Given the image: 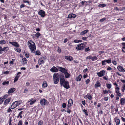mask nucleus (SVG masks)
Segmentation results:
<instances>
[{
	"label": "nucleus",
	"mask_w": 125,
	"mask_h": 125,
	"mask_svg": "<svg viewBox=\"0 0 125 125\" xmlns=\"http://www.w3.org/2000/svg\"><path fill=\"white\" fill-rule=\"evenodd\" d=\"M112 62L115 65H116L117 64V63L115 61H112Z\"/></svg>",
	"instance_id": "680f3d73"
},
{
	"label": "nucleus",
	"mask_w": 125,
	"mask_h": 125,
	"mask_svg": "<svg viewBox=\"0 0 125 125\" xmlns=\"http://www.w3.org/2000/svg\"><path fill=\"white\" fill-rule=\"evenodd\" d=\"M101 86V85L99 81H97L95 84V88H97L98 87H100Z\"/></svg>",
	"instance_id": "412c9836"
},
{
	"label": "nucleus",
	"mask_w": 125,
	"mask_h": 125,
	"mask_svg": "<svg viewBox=\"0 0 125 125\" xmlns=\"http://www.w3.org/2000/svg\"><path fill=\"white\" fill-rule=\"evenodd\" d=\"M87 2L85 1H82L81 2V3L82 5H84V3L85 2Z\"/></svg>",
	"instance_id": "774afa93"
},
{
	"label": "nucleus",
	"mask_w": 125,
	"mask_h": 125,
	"mask_svg": "<svg viewBox=\"0 0 125 125\" xmlns=\"http://www.w3.org/2000/svg\"><path fill=\"white\" fill-rule=\"evenodd\" d=\"M66 104L65 103H64L62 104V107L63 108H65L66 107Z\"/></svg>",
	"instance_id": "864d4df0"
},
{
	"label": "nucleus",
	"mask_w": 125,
	"mask_h": 125,
	"mask_svg": "<svg viewBox=\"0 0 125 125\" xmlns=\"http://www.w3.org/2000/svg\"><path fill=\"white\" fill-rule=\"evenodd\" d=\"M90 49H89V47H88L86 48H85V52H87L88 51H90Z\"/></svg>",
	"instance_id": "8fccbe9b"
},
{
	"label": "nucleus",
	"mask_w": 125,
	"mask_h": 125,
	"mask_svg": "<svg viewBox=\"0 0 125 125\" xmlns=\"http://www.w3.org/2000/svg\"><path fill=\"white\" fill-rule=\"evenodd\" d=\"M65 58L69 61H72L73 60V58L71 56H65L64 57Z\"/></svg>",
	"instance_id": "4468645a"
},
{
	"label": "nucleus",
	"mask_w": 125,
	"mask_h": 125,
	"mask_svg": "<svg viewBox=\"0 0 125 125\" xmlns=\"http://www.w3.org/2000/svg\"><path fill=\"white\" fill-rule=\"evenodd\" d=\"M106 6V5L105 4H100L99 5L98 7H104Z\"/></svg>",
	"instance_id": "e433bc0d"
},
{
	"label": "nucleus",
	"mask_w": 125,
	"mask_h": 125,
	"mask_svg": "<svg viewBox=\"0 0 125 125\" xmlns=\"http://www.w3.org/2000/svg\"><path fill=\"white\" fill-rule=\"evenodd\" d=\"M27 62V60L26 59L24 58H23L21 60V63L24 64H26Z\"/></svg>",
	"instance_id": "f3484780"
},
{
	"label": "nucleus",
	"mask_w": 125,
	"mask_h": 125,
	"mask_svg": "<svg viewBox=\"0 0 125 125\" xmlns=\"http://www.w3.org/2000/svg\"><path fill=\"white\" fill-rule=\"evenodd\" d=\"M46 59L45 57L42 56L38 60V63L39 65H41L44 64V61L46 60Z\"/></svg>",
	"instance_id": "20e7f679"
},
{
	"label": "nucleus",
	"mask_w": 125,
	"mask_h": 125,
	"mask_svg": "<svg viewBox=\"0 0 125 125\" xmlns=\"http://www.w3.org/2000/svg\"><path fill=\"white\" fill-rule=\"evenodd\" d=\"M106 19L105 18H103V19H100V21L101 22H102L104 21H105Z\"/></svg>",
	"instance_id": "de8ad7c7"
},
{
	"label": "nucleus",
	"mask_w": 125,
	"mask_h": 125,
	"mask_svg": "<svg viewBox=\"0 0 125 125\" xmlns=\"http://www.w3.org/2000/svg\"><path fill=\"white\" fill-rule=\"evenodd\" d=\"M103 93L104 94H106L107 93H108V91H107L106 90H105L103 91Z\"/></svg>",
	"instance_id": "e2e57ef3"
},
{
	"label": "nucleus",
	"mask_w": 125,
	"mask_h": 125,
	"mask_svg": "<svg viewBox=\"0 0 125 125\" xmlns=\"http://www.w3.org/2000/svg\"><path fill=\"white\" fill-rule=\"evenodd\" d=\"M73 104V100L72 99H70L69 100L68 102V107H69L72 105Z\"/></svg>",
	"instance_id": "f8f14e48"
},
{
	"label": "nucleus",
	"mask_w": 125,
	"mask_h": 125,
	"mask_svg": "<svg viewBox=\"0 0 125 125\" xmlns=\"http://www.w3.org/2000/svg\"><path fill=\"white\" fill-rule=\"evenodd\" d=\"M123 89L122 90V91L123 92H124L125 90V84H124L122 86Z\"/></svg>",
	"instance_id": "a18cd8bd"
},
{
	"label": "nucleus",
	"mask_w": 125,
	"mask_h": 125,
	"mask_svg": "<svg viewBox=\"0 0 125 125\" xmlns=\"http://www.w3.org/2000/svg\"><path fill=\"white\" fill-rule=\"evenodd\" d=\"M15 91V89L14 88H11L8 91V93L9 94L12 93Z\"/></svg>",
	"instance_id": "4be33fe9"
},
{
	"label": "nucleus",
	"mask_w": 125,
	"mask_h": 125,
	"mask_svg": "<svg viewBox=\"0 0 125 125\" xmlns=\"http://www.w3.org/2000/svg\"><path fill=\"white\" fill-rule=\"evenodd\" d=\"M116 93H117V95L119 96H120L121 94L119 93V90H117L116 91Z\"/></svg>",
	"instance_id": "49530a36"
},
{
	"label": "nucleus",
	"mask_w": 125,
	"mask_h": 125,
	"mask_svg": "<svg viewBox=\"0 0 125 125\" xmlns=\"http://www.w3.org/2000/svg\"><path fill=\"white\" fill-rule=\"evenodd\" d=\"M87 70H88L87 69V68H86L85 69H84L83 70V73H86L87 71Z\"/></svg>",
	"instance_id": "338daca9"
},
{
	"label": "nucleus",
	"mask_w": 125,
	"mask_h": 125,
	"mask_svg": "<svg viewBox=\"0 0 125 125\" xmlns=\"http://www.w3.org/2000/svg\"><path fill=\"white\" fill-rule=\"evenodd\" d=\"M36 101V100H34L32 101L31 100L30 103V105H31L34 104L35 103Z\"/></svg>",
	"instance_id": "ea45409f"
},
{
	"label": "nucleus",
	"mask_w": 125,
	"mask_h": 125,
	"mask_svg": "<svg viewBox=\"0 0 125 125\" xmlns=\"http://www.w3.org/2000/svg\"><path fill=\"white\" fill-rule=\"evenodd\" d=\"M76 17V15L73 13L70 14H69L68 17L69 18H74Z\"/></svg>",
	"instance_id": "dca6fc26"
},
{
	"label": "nucleus",
	"mask_w": 125,
	"mask_h": 125,
	"mask_svg": "<svg viewBox=\"0 0 125 125\" xmlns=\"http://www.w3.org/2000/svg\"><path fill=\"white\" fill-rule=\"evenodd\" d=\"M9 83V82L8 81L7 82H4L2 84L3 85H5L6 84H8Z\"/></svg>",
	"instance_id": "79ce46f5"
},
{
	"label": "nucleus",
	"mask_w": 125,
	"mask_h": 125,
	"mask_svg": "<svg viewBox=\"0 0 125 125\" xmlns=\"http://www.w3.org/2000/svg\"><path fill=\"white\" fill-rule=\"evenodd\" d=\"M82 104L84 105L85 104V100H84V101H82Z\"/></svg>",
	"instance_id": "69168bd1"
},
{
	"label": "nucleus",
	"mask_w": 125,
	"mask_h": 125,
	"mask_svg": "<svg viewBox=\"0 0 125 125\" xmlns=\"http://www.w3.org/2000/svg\"><path fill=\"white\" fill-rule=\"evenodd\" d=\"M7 95H4L2 98H1V99H2L3 101H4V100L7 97Z\"/></svg>",
	"instance_id": "603ef678"
},
{
	"label": "nucleus",
	"mask_w": 125,
	"mask_h": 125,
	"mask_svg": "<svg viewBox=\"0 0 125 125\" xmlns=\"http://www.w3.org/2000/svg\"><path fill=\"white\" fill-rule=\"evenodd\" d=\"M6 43V41L4 40H2L0 41V44H4Z\"/></svg>",
	"instance_id": "f704fd0d"
},
{
	"label": "nucleus",
	"mask_w": 125,
	"mask_h": 125,
	"mask_svg": "<svg viewBox=\"0 0 125 125\" xmlns=\"http://www.w3.org/2000/svg\"><path fill=\"white\" fill-rule=\"evenodd\" d=\"M117 69L119 71L125 72V70H124L123 67L119 65L118 66Z\"/></svg>",
	"instance_id": "ddd939ff"
},
{
	"label": "nucleus",
	"mask_w": 125,
	"mask_h": 125,
	"mask_svg": "<svg viewBox=\"0 0 125 125\" xmlns=\"http://www.w3.org/2000/svg\"><path fill=\"white\" fill-rule=\"evenodd\" d=\"M120 103L121 105H122L124 104L125 103V99L122 98L120 100Z\"/></svg>",
	"instance_id": "aec40b11"
},
{
	"label": "nucleus",
	"mask_w": 125,
	"mask_h": 125,
	"mask_svg": "<svg viewBox=\"0 0 125 125\" xmlns=\"http://www.w3.org/2000/svg\"><path fill=\"white\" fill-rule=\"evenodd\" d=\"M66 112L70 114L71 111L69 109V107H68L67 108Z\"/></svg>",
	"instance_id": "3c124183"
},
{
	"label": "nucleus",
	"mask_w": 125,
	"mask_h": 125,
	"mask_svg": "<svg viewBox=\"0 0 125 125\" xmlns=\"http://www.w3.org/2000/svg\"><path fill=\"white\" fill-rule=\"evenodd\" d=\"M15 102L17 106L19 105L22 103V101L21 100L16 101Z\"/></svg>",
	"instance_id": "c756f323"
},
{
	"label": "nucleus",
	"mask_w": 125,
	"mask_h": 125,
	"mask_svg": "<svg viewBox=\"0 0 125 125\" xmlns=\"http://www.w3.org/2000/svg\"><path fill=\"white\" fill-rule=\"evenodd\" d=\"M11 100V98H9L8 99H6L4 101V104L5 105H7L10 102Z\"/></svg>",
	"instance_id": "a211bd4d"
},
{
	"label": "nucleus",
	"mask_w": 125,
	"mask_h": 125,
	"mask_svg": "<svg viewBox=\"0 0 125 125\" xmlns=\"http://www.w3.org/2000/svg\"><path fill=\"white\" fill-rule=\"evenodd\" d=\"M65 77L66 78H69L71 76L70 74L67 72H66L64 73Z\"/></svg>",
	"instance_id": "5701e85b"
},
{
	"label": "nucleus",
	"mask_w": 125,
	"mask_h": 125,
	"mask_svg": "<svg viewBox=\"0 0 125 125\" xmlns=\"http://www.w3.org/2000/svg\"><path fill=\"white\" fill-rule=\"evenodd\" d=\"M59 77L58 73H55L53 76V78L54 81V83L55 84H57L59 81Z\"/></svg>",
	"instance_id": "7ed1b4c3"
},
{
	"label": "nucleus",
	"mask_w": 125,
	"mask_h": 125,
	"mask_svg": "<svg viewBox=\"0 0 125 125\" xmlns=\"http://www.w3.org/2000/svg\"><path fill=\"white\" fill-rule=\"evenodd\" d=\"M115 121L116 125H119L120 123V120L118 119H115Z\"/></svg>",
	"instance_id": "393cba45"
},
{
	"label": "nucleus",
	"mask_w": 125,
	"mask_h": 125,
	"mask_svg": "<svg viewBox=\"0 0 125 125\" xmlns=\"http://www.w3.org/2000/svg\"><path fill=\"white\" fill-rule=\"evenodd\" d=\"M22 122L21 120H20L18 124V125H22Z\"/></svg>",
	"instance_id": "09e8293b"
},
{
	"label": "nucleus",
	"mask_w": 125,
	"mask_h": 125,
	"mask_svg": "<svg viewBox=\"0 0 125 125\" xmlns=\"http://www.w3.org/2000/svg\"><path fill=\"white\" fill-rule=\"evenodd\" d=\"M90 81V80L89 79H87L85 81V82L86 84H87L89 83Z\"/></svg>",
	"instance_id": "5fc2aeb1"
},
{
	"label": "nucleus",
	"mask_w": 125,
	"mask_h": 125,
	"mask_svg": "<svg viewBox=\"0 0 125 125\" xmlns=\"http://www.w3.org/2000/svg\"><path fill=\"white\" fill-rule=\"evenodd\" d=\"M18 78H17V77H15L14 78V82H15L17 81L18 80Z\"/></svg>",
	"instance_id": "bf43d9fd"
},
{
	"label": "nucleus",
	"mask_w": 125,
	"mask_h": 125,
	"mask_svg": "<svg viewBox=\"0 0 125 125\" xmlns=\"http://www.w3.org/2000/svg\"><path fill=\"white\" fill-rule=\"evenodd\" d=\"M105 71L104 70H102L100 71V72L97 73V74L98 76L101 77L105 75Z\"/></svg>",
	"instance_id": "423d86ee"
},
{
	"label": "nucleus",
	"mask_w": 125,
	"mask_h": 125,
	"mask_svg": "<svg viewBox=\"0 0 125 125\" xmlns=\"http://www.w3.org/2000/svg\"><path fill=\"white\" fill-rule=\"evenodd\" d=\"M60 84L61 86H63L65 88L68 89L70 88V86L68 82L65 80L64 75L62 73L59 75Z\"/></svg>",
	"instance_id": "f257e3e1"
},
{
	"label": "nucleus",
	"mask_w": 125,
	"mask_h": 125,
	"mask_svg": "<svg viewBox=\"0 0 125 125\" xmlns=\"http://www.w3.org/2000/svg\"><path fill=\"white\" fill-rule=\"evenodd\" d=\"M28 45L29 49L31 50V52H34L36 49L35 43L31 40L29 41L28 42Z\"/></svg>",
	"instance_id": "f03ea898"
},
{
	"label": "nucleus",
	"mask_w": 125,
	"mask_h": 125,
	"mask_svg": "<svg viewBox=\"0 0 125 125\" xmlns=\"http://www.w3.org/2000/svg\"><path fill=\"white\" fill-rule=\"evenodd\" d=\"M42 86L43 87H46L47 86V84L46 81H44L43 82Z\"/></svg>",
	"instance_id": "bb28decb"
},
{
	"label": "nucleus",
	"mask_w": 125,
	"mask_h": 125,
	"mask_svg": "<svg viewBox=\"0 0 125 125\" xmlns=\"http://www.w3.org/2000/svg\"><path fill=\"white\" fill-rule=\"evenodd\" d=\"M3 102V100L1 99V98H0V104H1Z\"/></svg>",
	"instance_id": "0e129e2a"
},
{
	"label": "nucleus",
	"mask_w": 125,
	"mask_h": 125,
	"mask_svg": "<svg viewBox=\"0 0 125 125\" xmlns=\"http://www.w3.org/2000/svg\"><path fill=\"white\" fill-rule=\"evenodd\" d=\"M9 50V48L8 47H6L2 48V51H6V52Z\"/></svg>",
	"instance_id": "a878e982"
},
{
	"label": "nucleus",
	"mask_w": 125,
	"mask_h": 125,
	"mask_svg": "<svg viewBox=\"0 0 125 125\" xmlns=\"http://www.w3.org/2000/svg\"><path fill=\"white\" fill-rule=\"evenodd\" d=\"M58 68L59 70V71H60L64 73L66 72H67V70L64 68H63L60 67H58Z\"/></svg>",
	"instance_id": "1a4fd4ad"
},
{
	"label": "nucleus",
	"mask_w": 125,
	"mask_h": 125,
	"mask_svg": "<svg viewBox=\"0 0 125 125\" xmlns=\"http://www.w3.org/2000/svg\"><path fill=\"white\" fill-rule=\"evenodd\" d=\"M16 102H14L12 104L10 108L12 109L16 108L17 106V105L16 104Z\"/></svg>",
	"instance_id": "2eb2a0df"
},
{
	"label": "nucleus",
	"mask_w": 125,
	"mask_h": 125,
	"mask_svg": "<svg viewBox=\"0 0 125 125\" xmlns=\"http://www.w3.org/2000/svg\"><path fill=\"white\" fill-rule=\"evenodd\" d=\"M83 44L84 43H81L78 45L77 47H76V49L78 50H83L84 48V46H83L84 45Z\"/></svg>",
	"instance_id": "39448f33"
},
{
	"label": "nucleus",
	"mask_w": 125,
	"mask_h": 125,
	"mask_svg": "<svg viewBox=\"0 0 125 125\" xmlns=\"http://www.w3.org/2000/svg\"><path fill=\"white\" fill-rule=\"evenodd\" d=\"M15 50L19 52H20L21 51V50L19 48L16 47L14 48Z\"/></svg>",
	"instance_id": "c85d7f7f"
},
{
	"label": "nucleus",
	"mask_w": 125,
	"mask_h": 125,
	"mask_svg": "<svg viewBox=\"0 0 125 125\" xmlns=\"http://www.w3.org/2000/svg\"><path fill=\"white\" fill-rule=\"evenodd\" d=\"M43 124V122L42 120H40L38 123V125H42Z\"/></svg>",
	"instance_id": "a19ab883"
},
{
	"label": "nucleus",
	"mask_w": 125,
	"mask_h": 125,
	"mask_svg": "<svg viewBox=\"0 0 125 125\" xmlns=\"http://www.w3.org/2000/svg\"><path fill=\"white\" fill-rule=\"evenodd\" d=\"M88 98V99L89 100H91L92 99V96L90 94H88V95H86V96Z\"/></svg>",
	"instance_id": "7c9ffc66"
},
{
	"label": "nucleus",
	"mask_w": 125,
	"mask_h": 125,
	"mask_svg": "<svg viewBox=\"0 0 125 125\" xmlns=\"http://www.w3.org/2000/svg\"><path fill=\"white\" fill-rule=\"evenodd\" d=\"M41 35V34L39 32H38L35 34V37L36 38H38Z\"/></svg>",
	"instance_id": "473e14b6"
},
{
	"label": "nucleus",
	"mask_w": 125,
	"mask_h": 125,
	"mask_svg": "<svg viewBox=\"0 0 125 125\" xmlns=\"http://www.w3.org/2000/svg\"><path fill=\"white\" fill-rule=\"evenodd\" d=\"M21 73L20 72H19L18 74H17V75L16 76L17 77V78H19L20 76L19 74Z\"/></svg>",
	"instance_id": "052dcab7"
},
{
	"label": "nucleus",
	"mask_w": 125,
	"mask_h": 125,
	"mask_svg": "<svg viewBox=\"0 0 125 125\" xmlns=\"http://www.w3.org/2000/svg\"><path fill=\"white\" fill-rule=\"evenodd\" d=\"M83 111L85 113L86 116H87L88 115V112L86 109H84L83 110Z\"/></svg>",
	"instance_id": "2f4dec72"
},
{
	"label": "nucleus",
	"mask_w": 125,
	"mask_h": 125,
	"mask_svg": "<svg viewBox=\"0 0 125 125\" xmlns=\"http://www.w3.org/2000/svg\"><path fill=\"white\" fill-rule=\"evenodd\" d=\"M91 59L93 61H94L97 60L98 59V58L96 56H94V57H92Z\"/></svg>",
	"instance_id": "72a5a7b5"
},
{
	"label": "nucleus",
	"mask_w": 125,
	"mask_h": 125,
	"mask_svg": "<svg viewBox=\"0 0 125 125\" xmlns=\"http://www.w3.org/2000/svg\"><path fill=\"white\" fill-rule=\"evenodd\" d=\"M50 70L52 72H58V69L55 67L53 66L51 69H50Z\"/></svg>",
	"instance_id": "9b49d317"
},
{
	"label": "nucleus",
	"mask_w": 125,
	"mask_h": 125,
	"mask_svg": "<svg viewBox=\"0 0 125 125\" xmlns=\"http://www.w3.org/2000/svg\"><path fill=\"white\" fill-rule=\"evenodd\" d=\"M104 99L105 101H107L108 100V97H105L104 98Z\"/></svg>",
	"instance_id": "4d7b16f0"
},
{
	"label": "nucleus",
	"mask_w": 125,
	"mask_h": 125,
	"mask_svg": "<svg viewBox=\"0 0 125 125\" xmlns=\"http://www.w3.org/2000/svg\"><path fill=\"white\" fill-rule=\"evenodd\" d=\"M106 85L107 87L109 89H110L111 87V85L110 84H106Z\"/></svg>",
	"instance_id": "58836bf2"
},
{
	"label": "nucleus",
	"mask_w": 125,
	"mask_h": 125,
	"mask_svg": "<svg viewBox=\"0 0 125 125\" xmlns=\"http://www.w3.org/2000/svg\"><path fill=\"white\" fill-rule=\"evenodd\" d=\"M12 111V110L10 109V108L8 109L7 110V111L8 113L11 112Z\"/></svg>",
	"instance_id": "6e6d98bb"
},
{
	"label": "nucleus",
	"mask_w": 125,
	"mask_h": 125,
	"mask_svg": "<svg viewBox=\"0 0 125 125\" xmlns=\"http://www.w3.org/2000/svg\"><path fill=\"white\" fill-rule=\"evenodd\" d=\"M9 43L12 44V45L14 47H19V44L16 42H9Z\"/></svg>",
	"instance_id": "9d476101"
},
{
	"label": "nucleus",
	"mask_w": 125,
	"mask_h": 125,
	"mask_svg": "<svg viewBox=\"0 0 125 125\" xmlns=\"http://www.w3.org/2000/svg\"><path fill=\"white\" fill-rule=\"evenodd\" d=\"M38 13L42 17H44L45 16V12L43 10H40Z\"/></svg>",
	"instance_id": "0eeeda50"
},
{
	"label": "nucleus",
	"mask_w": 125,
	"mask_h": 125,
	"mask_svg": "<svg viewBox=\"0 0 125 125\" xmlns=\"http://www.w3.org/2000/svg\"><path fill=\"white\" fill-rule=\"evenodd\" d=\"M88 31V30H86L81 32L80 33L81 35H83L87 33Z\"/></svg>",
	"instance_id": "b1692460"
},
{
	"label": "nucleus",
	"mask_w": 125,
	"mask_h": 125,
	"mask_svg": "<svg viewBox=\"0 0 125 125\" xmlns=\"http://www.w3.org/2000/svg\"><path fill=\"white\" fill-rule=\"evenodd\" d=\"M34 53H35V55H40L41 53L40 52V51L39 50H37L35 52L34 51V52H33Z\"/></svg>",
	"instance_id": "cd10ccee"
},
{
	"label": "nucleus",
	"mask_w": 125,
	"mask_h": 125,
	"mask_svg": "<svg viewBox=\"0 0 125 125\" xmlns=\"http://www.w3.org/2000/svg\"><path fill=\"white\" fill-rule=\"evenodd\" d=\"M106 61H105V60L102 61L101 62L102 65H104L106 64Z\"/></svg>",
	"instance_id": "c9c22d12"
},
{
	"label": "nucleus",
	"mask_w": 125,
	"mask_h": 125,
	"mask_svg": "<svg viewBox=\"0 0 125 125\" xmlns=\"http://www.w3.org/2000/svg\"><path fill=\"white\" fill-rule=\"evenodd\" d=\"M40 103L41 105H44L46 104H48L47 101L45 99H42L40 100Z\"/></svg>",
	"instance_id": "6e6552de"
},
{
	"label": "nucleus",
	"mask_w": 125,
	"mask_h": 125,
	"mask_svg": "<svg viewBox=\"0 0 125 125\" xmlns=\"http://www.w3.org/2000/svg\"><path fill=\"white\" fill-rule=\"evenodd\" d=\"M106 63H111V59L105 60Z\"/></svg>",
	"instance_id": "4c0bfd02"
},
{
	"label": "nucleus",
	"mask_w": 125,
	"mask_h": 125,
	"mask_svg": "<svg viewBox=\"0 0 125 125\" xmlns=\"http://www.w3.org/2000/svg\"><path fill=\"white\" fill-rule=\"evenodd\" d=\"M82 77V75L81 74H79L77 77L76 78V81L77 82L80 81L81 80Z\"/></svg>",
	"instance_id": "6ab92c4d"
},
{
	"label": "nucleus",
	"mask_w": 125,
	"mask_h": 125,
	"mask_svg": "<svg viewBox=\"0 0 125 125\" xmlns=\"http://www.w3.org/2000/svg\"><path fill=\"white\" fill-rule=\"evenodd\" d=\"M122 51L123 52H125V47L123 46L122 47Z\"/></svg>",
	"instance_id": "13d9d810"
},
{
	"label": "nucleus",
	"mask_w": 125,
	"mask_h": 125,
	"mask_svg": "<svg viewBox=\"0 0 125 125\" xmlns=\"http://www.w3.org/2000/svg\"><path fill=\"white\" fill-rule=\"evenodd\" d=\"M12 121L11 117H10L9 118V125H12V124L11 123Z\"/></svg>",
	"instance_id": "c03bdc74"
},
{
	"label": "nucleus",
	"mask_w": 125,
	"mask_h": 125,
	"mask_svg": "<svg viewBox=\"0 0 125 125\" xmlns=\"http://www.w3.org/2000/svg\"><path fill=\"white\" fill-rule=\"evenodd\" d=\"M25 54V55L26 57L27 58H28L29 56V55L28 53L25 52H24Z\"/></svg>",
	"instance_id": "37998d69"
}]
</instances>
